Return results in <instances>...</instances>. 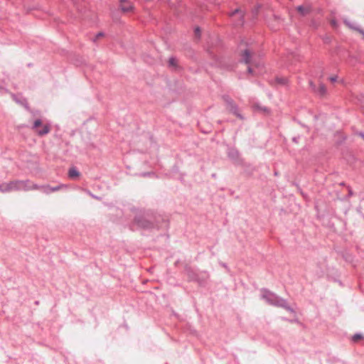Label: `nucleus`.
Returning a JSON list of instances; mask_svg holds the SVG:
<instances>
[{
    "label": "nucleus",
    "instance_id": "nucleus-1",
    "mask_svg": "<svg viewBox=\"0 0 364 364\" xmlns=\"http://www.w3.org/2000/svg\"><path fill=\"white\" fill-rule=\"evenodd\" d=\"M37 186L30 181H13L1 186V191H9L15 190H30L36 189Z\"/></svg>",
    "mask_w": 364,
    "mask_h": 364
},
{
    "label": "nucleus",
    "instance_id": "nucleus-2",
    "mask_svg": "<svg viewBox=\"0 0 364 364\" xmlns=\"http://www.w3.org/2000/svg\"><path fill=\"white\" fill-rule=\"evenodd\" d=\"M262 296L264 300H266L267 302L270 304L278 306H284L285 301L283 299L279 298L276 294L268 290H263Z\"/></svg>",
    "mask_w": 364,
    "mask_h": 364
},
{
    "label": "nucleus",
    "instance_id": "nucleus-3",
    "mask_svg": "<svg viewBox=\"0 0 364 364\" xmlns=\"http://www.w3.org/2000/svg\"><path fill=\"white\" fill-rule=\"evenodd\" d=\"M32 129L39 136L48 134L50 131V126L48 123H43L40 119H36L32 126Z\"/></svg>",
    "mask_w": 364,
    "mask_h": 364
},
{
    "label": "nucleus",
    "instance_id": "nucleus-4",
    "mask_svg": "<svg viewBox=\"0 0 364 364\" xmlns=\"http://www.w3.org/2000/svg\"><path fill=\"white\" fill-rule=\"evenodd\" d=\"M242 57L245 63L248 65V72L250 73H255L256 72L252 68V55L251 52L248 49H245L242 54Z\"/></svg>",
    "mask_w": 364,
    "mask_h": 364
},
{
    "label": "nucleus",
    "instance_id": "nucleus-5",
    "mask_svg": "<svg viewBox=\"0 0 364 364\" xmlns=\"http://www.w3.org/2000/svg\"><path fill=\"white\" fill-rule=\"evenodd\" d=\"M120 6L123 11L128 12L132 10L133 6L128 0H120Z\"/></svg>",
    "mask_w": 364,
    "mask_h": 364
},
{
    "label": "nucleus",
    "instance_id": "nucleus-6",
    "mask_svg": "<svg viewBox=\"0 0 364 364\" xmlns=\"http://www.w3.org/2000/svg\"><path fill=\"white\" fill-rule=\"evenodd\" d=\"M135 224L137 227L141 228H149L151 223L144 218L136 219Z\"/></svg>",
    "mask_w": 364,
    "mask_h": 364
},
{
    "label": "nucleus",
    "instance_id": "nucleus-7",
    "mask_svg": "<svg viewBox=\"0 0 364 364\" xmlns=\"http://www.w3.org/2000/svg\"><path fill=\"white\" fill-rule=\"evenodd\" d=\"M79 175V171L75 168H71L69 169L68 176L70 178H77Z\"/></svg>",
    "mask_w": 364,
    "mask_h": 364
},
{
    "label": "nucleus",
    "instance_id": "nucleus-8",
    "mask_svg": "<svg viewBox=\"0 0 364 364\" xmlns=\"http://www.w3.org/2000/svg\"><path fill=\"white\" fill-rule=\"evenodd\" d=\"M40 189L45 193L49 194L51 193L52 187L50 186H45L40 188Z\"/></svg>",
    "mask_w": 364,
    "mask_h": 364
},
{
    "label": "nucleus",
    "instance_id": "nucleus-9",
    "mask_svg": "<svg viewBox=\"0 0 364 364\" xmlns=\"http://www.w3.org/2000/svg\"><path fill=\"white\" fill-rule=\"evenodd\" d=\"M177 65V60L175 58H170L168 60V65L170 67H176Z\"/></svg>",
    "mask_w": 364,
    "mask_h": 364
},
{
    "label": "nucleus",
    "instance_id": "nucleus-10",
    "mask_svg": "<svg viewBox=\"0 0 364 364\" xmlns=\"http://www.w3.org/2000/svg\"><path fill=\"white\" fill-rule=\"evenodd\" d=\"M361 339H363V336L359 333L355 334L352 338L353 342H358V341H360Z\"/></svg>",
    "mask_w": 364,
    "mask_h": 364
},
{
    "label": "nucleus",
    "instance_id": "nucleus-11",
    "mask_svg": "<svg viewBox=\"0 0 364 364\" xmlns=\"http://www.w3.org/2000/svg\"><path fill=\"white\" fill-rule=\"evenodd\" d=\"M65 187V186L64 185H59V186H55V187H52V189L51 190V193L52 192H55V191H58L59 190H60L61 188Z\"/></svg>",
    "mask_w": 364,
    "mask_h": 364
},
{
    "label": "nucleus",
    "instance_id": "nucleus-12",
    "mask_svg": "<svg viewBox=\"0 0 364 364\" xmlns=\"http://www.w3.org/2000/svg\"><path fill=\"white\" fill-rule=\"evenodd\" d=\"M319 90H320V93L321 95H323L326 93V87L324 85H321L319 87Z\"/></svg>",
    "mask_w": 364,
    "mask_h": 364
},
{
    "label": "nucleus",
    "instance_id": "nucleus-13",
    "mask_svg": "<svg viewBox=\"0 0 364 364\" xmlns=\"http://www.w3.org/2000/svg\"><path fill=\"white\" fill-rule=\"evenodd\" d=\"M337 79H338V77L336 75H334V76H331L329 77V80L331 82H335L337 81Z\"/></svg>",
    "mask_w": 364,
    "mask_h": 364
},
{
    "label": "nucleus",
    "instance_id": "nucleus-14",
    "mask_svg": "<svg viewBox=\"0 0 364 364\" xmlns=\"http://www.w3.org/2000/svg\"><path fill=\"white\" fill-rule=\"evenodd\" d=\"M242 11L239 9L235 10L232 14L231 16H235L236 14H241Z\"/></svg>",
    "mask_w": 364,
    "mask_h": 364
},
{
    "label": "nucleus",
    "instance_id": "nucleus-15",
    "mask_svg": "<svg viewBox=\"0 0 364 364\" xmlns=\"http://www.w3.org/2000/svg\"><path fill=\"white\" fill-rule=\"evenodd\" d=\"M298 11L301 13L302 14H305V11H304V8L303 6H299L297 8Z\"/></svg>",
    "mask_w": 364,
    "mask_h": 364
},
{
    "label": "nucleus",
    "instance_id": "nucleus-16",
    "mask_svg": "<svg viewBox=\"0 0 364 364\" xmlns=\"http://www.w3.org/2000/svg\"><path fill=\"white\" fill-rule=\"evenodd\" d=\"M200 28H196L195 29V34H196V36H200Z\"/></svg>",
    "mask_w": 364,
    "mask_h": 364
},
{
    "label": "nucleus",
    "instance_id": "nucleus-17",
    "mask_svg": "<svg viewBox=\"0 0 364 364\" xmlns=\"http://www.w3.org/2000/svg\"><path fill=\"white\" fill-rule=\"evenodd\" d=\"M287 79H279L278 82L282 84H285L287 82Z\"/></svg>",
    "mask_w": 364,
    "mask_h": 364
},
{
    "label": "nucleus",
    "instance_id": "nucleus-18",
    "mask_svg": "<svg viewBox=\"0 0 364 364\" xmlns=\"http://www.w3.org/2000/svg\"><path fill=\"white\" fill-rule=\"evenodd\" d=\"M102 36V33H100L97 36Z\"/></svg>",
    "mask_w": 364,
    "mask_h": 364
}]
</instances>
